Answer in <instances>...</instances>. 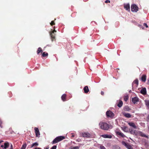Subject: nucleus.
I'll list each match as a JSON object with an SVG mask.
<instances>
[{
  "label": "nucleus",
  "instance_id": "nucleus-26",
  "mask_svg": "<svg viewBox=\"0 0 149 149\" xmlns=\"http://www.w3.org/2000/svg\"><path fill=\"white\" fill-rule=\"evenodd\" d=\"M38 145V143L37 142L35 143H33L31 145V146L30 147L31 148H32L34 146H37Z\"/></svg>",
  "mask_w": 149,
  "mask_h": 149
},
{
  "label": "nucleus",
  "instance_id": "nucleus-46",
  "mask_svg": "<svg viewBox=\"0 0 149 149\" xmlns=\"http://www.w3.org/2000/svg\"><path fill=\"white\" fill-rule=\"evenodd\" d=\"M10 149H13V147L12 145L11 144V146H10Z\"/></svg>",
  "mask_w": 149,
  "mask_h": 149
},
{
  "label": "nucleus",
  "instance_id": "nucleus-16",
  "mask_svg": "<svg viewBox=\"0 0 149 149\" xmlns=\"http://www.w3.org/2000/svg\"><path fill=\"white\" fill-rule=\"evenodd\" d=\"M56 138L59 141H60L65 139V137L63 136H58Z\"/></svg>",
  "mask_w": 149,
  "mask_h": 149
},
{
  "label": "nucleus",
  "instance_id": "nucleus-24",
  "mask_svg": "<svg viewBox=\"0 0 149 149\" xmlns=\"http://www.w3.org/2000/svg\"><path fill=\"white\" fill-rule=\"evenodd\" d=\"M124 109L125 111H129L130 110V109L128 106H125L124 108Z\"/></svg>",
  "mask_w": 149,
  "mask_h": 149
},
{
  "label": "nucleus",
  "instance_id": "nucleus-41",
  "mask_svg": "<svg viewBox=\"0 0 149 149\" xmlns=\"http://www.w3.org/2000/svg\"><path fill=\"white\" fill-rule=\"evenodd\" d=\"M147 118L148 120L149 121V114L148 115V116L147 117Z\"/></svg>",
  "mask_w": 149,
  "mask_h": 149
},
{
  "label": "nucleus",
  "instance_id": "nucleus-36",
  "mask_svg": "<svg viewBox=\"0 0 149 149\" xmlns=\"http://www.w3.org/2000/svg\"><path fill=\"white\" fill-rule=\"evenodd\" d=\"M2 121L0 119V127H1V128L2 127Z\"/></svg>",
  "mask_w": 149,
  "mask_h": 149
},
{
  "label": "nucleus",
  "instance_id": "nucleus-4",
  "mask_svg": "<svg viewBox=\"0 0 149 149\" xmlns=\"http://www.w3.org/2000/svg\"><path fill=\"white\" fill-rule=\"evenodd\" d=\"M122 144L126 147L128 149H133L131 145L129 143L123 141L122 142Z\"/></svg>",
  "mask_w": 149,
  "mask_h": 149
},
{
  "label": "nucleus",
  "instance_id": "nucleus-40",
  "mask_svg": "<svg viewBox=\"0 0 149 149\" xmlns=\"http://www.w3.org/2000/svg\"><path fill=\"white\" fill-rule=\"evenodd\" d=\"M143 26H145L146 28L148 27V26L147 25V24L146 23H144L143 24Z\"/></svg>",
  "mask_w": 149,
  "mask_h": 149
},
{
  "label": "nucleus",
  "instance_id": "nucleus-14",
  "mask_svg": "<svg viewBox=\"0 0 149 149\" xmlns=\"http://www.w3.org/2000/svg\"><path fill=\"white\" fill-rule=\"evenodd\" d=\"M146 79V75H143L141 77V80L142 82H145Z\"/></svg>",
  "mask_w": 149,
  "mask_h": 149
},
{
  "label": "nucleus",
  "instance_id": "nucleus-7",
  "mask_svg": "<svg viewBox=\"0 0 149 149\" xmlns=\"http://www.w3.org/2000/svg\"><path fill=\"white\" fill-rule=\"evenodd\" d=\"M124 7L125 9L127 10L128 11H130V5L129 3L124 4Z\"/></svg>",
  "mask_w": 149,
  "mask_h": 149
},
{
  "label": "nucleus",
  "instance_id": "nucleus-12",
  "mask_svg": "<svg viewBox=\"0 0 149 149\" xmlns=\"http://www.w3.org/2000/svg\"><path fill=\"white\" fill-rule=\"evenodd\" d=\"M139 100L138 97H135L132 98V101L133 103L135 104L136 102L139 101Z\"/></svg>",
  "mask_w": 149,
  "mask_h": 149
},
{
  "label": "nucleus",
  "instance_id": "nucleus-11",
  "mask_svg": "<svg viewBox=\"0 0 149 149\" xmlns=\"http://www.w3.org/2000/svg\"><path fill=\"white\" fill-rule=\"evenodd\" d=\"M117 135H119L120 136L123 137L125 138L126 137L125 136L122 132H120L118 131L116 132Z\"/></svg>",
  "mask_w": 149,
  "mask_h": 149
},
{
  "label": "nucleus",
  "instance_id": "nucleus-45",
  "mask_svg": "<svg viewBox=\"0 0 149 149\" xmlns=\"http://www.w3.org/2000/svg\"><path fill=\"white\" fill-rule=\"evenodd\" d=\"M34 149H41L39 147H36Z\"/></svg>",
  "mask_w": 149,
  "mask_h": 149
},
{
  "label": "nucleus",
  "instance_id": "nucleus-39",
  "mask_svg": "<svg viewBox=\"0 0 149 149\" xmlns=\"http://www.w3.org/2000/svg\"><path fill=\"white\" fill-rule=\"evenodd\" d=\"M105 2L106 3H110V1L109 0H106L105 1Z\"/></svg>",
  "mask_w": 149,
  "mask_h": 149
},
{
  "label": "nucleus",
  "instance_id": "nucleus-28",
  "mask_svg": "<svg viewBox=\"0 0 149 149\" xmlns=\"http://www.w3.org/2000/svg\"><path fill=\"white\" fill-rule=\"evenodd\" d=\"M48 54L47 53H46L45 52H44L42 53V56L43 57H45V56H48Z\"/></svg>",
  "mask_w": 149,
  "mask_h": 149
},
{
  "label": "nucleus",
  "instance_id": "nucleus-6",
  "mask_svg": "<svg viewBox=\"0 0 149 149\" xmlns=\"http://www.w3.org/2000/svg\"><path fill=\"white\" fill-rule=\"evenodd\" d=\"M0 146L1 148H2L3 149H6L8 148L9 146V144L7 142H6L4 143V145H1V143L0 144Z\"/></svg>",
  "mask_w": 149,
  "mask_h": 149
},
{
  "label": "nucleus",
  "instance_id": "nucleus-29",
  "mask_svg": "<svg viewBox=\"0 0 149 149\" xmlns=\"http://www.w3.org/2000/svg\"><path fill=\"white\" fill-rule=\"evenodd\" d=\"M128 97L127 95L125 96L124 97V100L125 102H127V101L128 100Z\"/></svg>",
  "mask_w": 149,
  "mask_h": 149
},
{
  "label": "nucleus",
  "instance_id": "nucleus-20",
  "mask_svg": "<svg viewBox=\"0 0 149 149\" xmlns=\"http://www.w3.org/2000/svg\"><path fill=\"white\" fill-rule=\"evenodd\" d=\"M123 115L125 117L127 118H130L131 117V115L128 113H124Z\"/></svg>",
  "mask_w": 149,
  "mask_h": 149
},
{
  "label": "nucleus",
  "instance_id": "nucleus-34",
  "mask_svg": "<svg viewBox=\"0 0 149 149\" xmlns=\"http://www.w3.org/2000/svg\"><path fill=\"white\" fill-rule=\"evenodd\" d=\"M50 24L51 26H52L53 25H54L55 24V23H54V21H52L50 23Z\"/></svg>",
  "mask_w": 149,
  "mask_h": 149
},
{
  "label": "nucleus",
  "instance_id": "nucleus-42",
  "mask_svg": "<svg viewBox=\"0 0 149 149\" xmlns=\"http://www.w3.org/2000/svg\"><path fill=\"white\" fill-rule=\"evenodd\" d=\"M147 84L149 85V78L148 79V81Z\"/></svg>",
  "mask_w": 149,
  "mask_h": 149
},
{
  "label": "nucleus",
  "instance_id": "nucleus-32",
  "mask_svg": "<svg viewBox=\"0 0 149 149\" xmlns=\"http://www.w3.org/2000/svg\"><path fill=\"white\" fill-rule=\"evenodd\" d=\"M146 105L149 108V101L147 100L146 101Z\"/></svg>",
  "mask_w": 149,
  "mask_h": 149
},
{
  "label": "nucleus",
  "instance_id": "nucleus-3",
  "mask_svg": "<svg viewBox=\"0 0 149 149\" xmlns=\"http://www.w3.org/2000/svg\"><path fill=\"white\" fill-rule=\"evenodd\" d=\"M106 115L108 118H112L114 116V113L111 111H108L106 112Z\"/></svg>",
  "mask_w": 149,
  "mask_h": 149
},
{
  "label": "nucleus",
  "instance_id": "nucleus-19",
  "mask_svg": "<svg viewBox=\"0 0 149 149\" xmlns=\"http://www.w3.org/2000/svg\"><path fill=\"white\" fill-rule=\"evenodd\" d=\"M128 125L131 126L133 127L134 129H136L137 127L135 125L134 123H133L132 122H130L128 123Z\"/></svg>",
  "mask_w": 149,
  "mask_h": 149
},
{
  "label": "nucleus",
  "instance_id": "nucleus-17",
  "mask_svg": "<svg viewBox=\"0 0 149 149\" xmlns=\"http://www.w3.org/2000/svg\"><path fill=\"white\" fill-rule=\"evenodd\" d=\"M66 95L64 94L61 96V98L62 100L63 101H65L67 100H66Z\"/></svg>",
  "mask_w": 149,
  "mask_h": 149
},
{
  "label": "nucleus",
  "instance_id": "nucleus-35",
  "mask_svg": "<svg viewBox=\"0 0 149 149\" xmlns=\"http://www.w3.org/2000/svg\"><path fill=\"white\" fill-rule=\"evenodd\" d=\"M100 149H106V148L103 146H100Z\"/></svg>",
  "mask_w": 149,
  "mask_h": 149
},
{
  "label": "nucleus",
  "instance_id": "nucleus-37",
  "mask_svg": "<svg viewBox=\"0 0 149 149\" xmlns=\"http://www.w3.org/2000/svg\"><path fill=\"white\" fill-rule=\"evenodd\" d=\"M53 30L52 31V33H53L54 32H56V31L55 30V26H54L53 27Z\"/></svg>",
  "mask_w": 149,
  "mask_h": 149
},
{
  "label": "nucleus",
  "instance_id": "nucleus-47",
  "mask_svg": "<svg viewBox=\"0 0 149 149\" xmlns=\"http://www.w3.org/2000/svg\"><path fill=\"white\" fill-rule=\"evenodd\" d=\"M3 141H0V144L2 142H3Z\"/></svg>",
  "mask_w": 149,
  "mask_h": 149
},
{
  "label": "nucleus",
  "instance_id": "nucleus-27",
  "mask_svg": "<svg viewBox=\"0 0 149 149\" xmlns=\"http://www.w3.org/2000/svg\"><path fill=\"white\" fill-rule=\"evenodd\" d=\"M139 131H137L135 130H134L132 134L135 135H139Z\"/></svg>",
  "mask_w": 149,
  "mask_h": 149
},
{
  "label": "nucleus",
  "instance_id": "nucleus-13",
  "mask_svg": "<svg viewBox=\"0 0 149 149\" xmlns=\"http://www.w3.org/2000/svg\"><path fill=\"white\" fill-rule=\"evenodd\" d=\"M50 34L52 39V40H53L55 38V34L54 33V32L53 33L52 31L50 32Z\"/></svg>",
  "mask_w": 149,
  "mask_h": 149
},
{
  "label": "nucleus",
  "instance_id": "nucleus-23",
  "mask_svg": "<svg viewBox=\"0 0 149 149\" xmlns=\"http://www.w3.org/2000/svg\"><path fill=\"white\" fill-rule=\"evenodd\" d=\"M123 104V102L121 100H119L117 106L119 107H121Z\"/></svg>",
  "mask_w": 149,
  "mask_h": 149
},
{
  "label": "nucleus",
  "instance_id": "nucleus-1",
  "mask_svg": "<svg viewBox=\"0 0 149 149\" xmlns=\"http://www.w3.org/2000/svg\"><path fill=\"white\" fill-rule=\"evenodd\" d=\"M99 126L100 128L105 130H108L109 128V125L106 123L100 122Z\"/></svg>",
  "mask_w": 149,
  "mask_h": 149
},
{
  "label": "nucleus",
  "instance_id": "nucleus-15",
  "mask_svg": "<svg viewBox=\"0 0 149 149\" xmlns=\"http://www.w3.org/2000/svg\"><path fill=\"white\" fill-rule=\"evenodd\" d=\"M141 93L144 95L146 94V89L145 88H142L141 91Z\"/></svg>",
  "mask_w": 149,
  "mask_h": 149
},
{
  "label": "nucleus",
  "instance_id": "nucleus-44",
  "mask_svg": "<svg viewBox=\"0 0 149 149\" xmlns=\"http://www.w3.org/2000/svg\"><path fill=\"white\" fill-rule=\"evenodd\" d=\"M74 136V134H73L72 135V136H71V138L72 139H73Z\"/></svg>",
  "mask_w": 149,
  "mask_h": 149
},
{
  "label": "nucleus",
  "instance_id": "nucleus-30",
  "mask_svg": "<svg viewBox=\"0 0 149 149\" xmlns=\"http://www.w3.org/2000/svg\"><path fill=\"white\" fill-rule=\"evenodd\" d=\"M26 146V144H24L22 145L21 149H25Z\"/></svg>",
  "mask_w": 149,
  "mask_h": 149
},
{
  "label": "nucleus",
  "instance_id": "nucleus-8",
  "mask_svg": "<svg viewBox=\"0 0 149 149\" xmlns=\"http://www.w3.org/2000/svg\"><path fill=\"white\" fill-rule=\"evenodd\" d=\"M138 135L140 136L141 137H144L147 138H148V136L146 135L143 133L141 131H139Z\"/></svg>",
  "mask_w": 149,
  "mask_h": 149
},
{
  "label": "nucleus",
  "instance_id": "nucleus-38",
  "mask_svg": "<svg viewBox=\"0 0 149 149\" xmlns=\"http://www.w3.org/2000/svg\"><path fill=\"white\" fill-rule=\"evenodd\" d=\"M56 146H54L52 147L51 149H56Z\"/></svg>",
  "mask_w": 149,
  "mask_h": 149
},
{
  "label": "nucleus",
  "instance_id": "nucleus-9",
  "mask_svg": "<svg viewBox=\"0 0 149 149\" xmlns=\"http://www.w3.org/2000/svg\"><path fill=\"white\" fill-rule=\"evenodd\" d=\"M82 135L83 137L86 138H89L91 136L90 134L87 132L83 133Z\"/></svg>",
  "mask_w": 149,
  "mask_h": 149
},
{
  "label": "nucleus",
  "instance_id": "nucleus-22",
  "mask_svg": "<svg viewBox=\"0 0 149 149\" xmlns=\"http://www.w3.org/2000/svg\"><path fill=\"white\" fill-rule=\"evenodd\" d=\"M59 142L58 141V140L57 139L56 137L53 140V141L52 142V144H54L58 142Z\"/></svg>",
  "mask_w": 149,
  "mask_h": 149
},
{
  "label": "nucleus",
  "instance_id": "nucleus-21",
  "mask_svg": "<svg viewBox=\"0 0 149 149\" xmlns=\"http://www.w3.org/2000/svg\"><path fill=\"white\" fill-rule=\"evenodd\" d=\"M101 136L104 138H111V135H108L106 134H103L101 135Z\"/></svg>",
  "mask_w": 149,
  "mask_h": 149
},
{
  "label": "nucleus",
  "instance_id": "nucleus-25",
  "mask_svg": "<svg viewBox=\"0 0 149 149\" xmlns=\"http://www.w3.org/2000/svg\"><path fill=\"white\" fill-rule=\"evenodd\" d=\"M42 52V50L41 49V47H39L38 48V50L37 51V53L38 54H39L40 52Z\"/></svg>",
  "mask_w": 149,
  "mask_h": 149
},
{
  "label": "nucleus",
  "instance_id": "nucleus-10",
  "mask_svg": "<svg viewBox=\"0 0 149 149\" xmlns=\"http://www.w3.org/2000/svg\"><path fill=\"white\" fill-rule=\"evenodd\" d=\"M138 84V79H136L132 83V86L137 87Z\"/></svg>",
  "mask_w": 149,
  "mask_h": 149
},
{
  "label": "nucleus",
  "instance_id": "nucleus-18",
  "mask_svg": "<svg viewBox=\"0 0 149 149\" xmlns=\"http://www.w3.org/2000/svg\"><path fill=\"white\" fill-rule=\"evenodd\" d=\"M84 90L85 93H87L89 91V90L88 86H85L84 88Z\"/></svg>",
  "mask_w": 149,
  "mask_h": 149
},
{
  "label": "nucleus",
  "instance_id": "nucleus-43",
  "mask_svg": "<svg viewBox=\"0 0 149 149\" xmlns=\"http://www.w3.org/2000/svg\"><path fill=\"white\" fill-rule=\"evenodd\" d=\"M101 94L102 95H104V92L102 91L101 92Z\"/></svg>",
  "mask_w": 149,
  "mask_h": 149
},
{
  "label": "nucleus",
  "instance_id": "nucleus-48",
  "mask_svg": "<svg viewBox=\"0 0 149 149\" xmlns=\"http://www.w3.org/2000/svg\"><path fill=\"white\" fill-rule=\"evenodd\" d=\"M45 149H49V147L45 148Z\"/></svg>",
  "mask_w": 149,
  "mask_h": 149
},
{
  "label": "nucleus",
  "instance_id": "nucleus-33",
  "mask_svg": "<svg viewBox=\"0 0 149 149\" xmlns=\"http://www.w3.org/2000/svg\"><path fill=\"white\" fill-rule=\"evenodd\" d=\"M134 130L132 128L129 129V132L131 134H132L133 133V132L134 131Z\"/></svg>",
  "mask_w": 149,
  "mask_h": 149
},
{
  "label": "nucleus",
  "instance_id": "nucleus-2",
  "mask_svg": "<svg viewBox=\"0 0 149 149\" xmlns=\"http://www.w3.org/2000/svg\"><path fill=\"white\" fill-rule=\"evenodd\" d=\"M138 7L135 4H133L131 6V10L133 12H137L138 10Z\"/></svg>",
  "mask_w": 149,
  "mask_h": 149
},
{
  "label": "nucleus",
  "instance_id": "nucleus-5",
  "mask_svg": "<svg viewBox=\"0 0 149 149\" xmlns=\"http://www.w3.org/2000/svg\"><path fill=\"white\" fill-rule=\"evenodd\" d=\"M34 130L36 137H39L40 133L37 127H35L34 128Z\"/></svg>",
  "mask_w": 149,
  "mask_h": 149
},
{
  "label": "nucleus",
  "instance_id": "nucleus-31",
  "mask_svg": "<svg viewBox=\"0 0 149 149\" xmlns=\"http://www.w3.org/2000/svg\"><path fill=\"white\" fill-rule=\"evenodd\" d=\"M79 148L78 146H75L71 147L69 149H79Z\"/></svg>",
  "mask_w": 149,
  "mask_h": 149
}]
</instances>
